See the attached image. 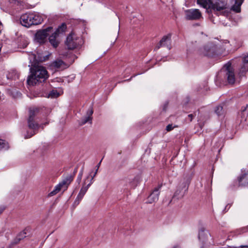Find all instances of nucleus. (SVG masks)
<instances>
[{"label": "nucleus", "mask_w": 248, "mask_h": 248, "mask_svg": "<svg viewBox=\"0 0 248 248\" xmlns=\"http://www.w3.org/2000/svg\"><path fill=\"white\" fill-rule=\"evenodd\" d=\"M31 74L28 76L27 82L30 86L44 82L48 77L47 71L45 67L40 65L30 68Z\"/></svg>", "instance_id": "1"}, {"label": "nucleus", "mask_w": 248, "mask_h": 248, "mask_svg": "<svg viewBox=\"0 0 248 248\" xmlns=\"http://www.w3.org/2000/svg\"><path fill=\"white\" fill-rule=\"evenodd\" d=\"M38 111V110L36 108L30 110L29 117L28 120V127L31 130V132L30 133L29 131L27 132V134L25 135V139L30 138L36 134L38 132L39 128L41 126L36 122L35 120V117Z\"/></svg>", "instance_id": "2"}, {"label": "nucleus", "mask_w": 248, "mask_h": 248, "mask_svg": "<svg viewBox=\"0 0 248 248\" xmlns=\"http://www.w3.org/2000/svg\"><path fill=\"white\" fill-rule=\"evenodd\" d=\"M65 43L68 49H79L83 44V40L75 33H71L67 37Z\"/></svg>", "instance_id": "3"}, {"label": "nucleus", "mask_w": 248, "mask_h": 248, "mask_svg": "<svg viewBox=\"0 0 248 248\" xmlns=\"http://www.w3.org/2000/svg\"><path fill=\"white\" fill-rule=\"evenodd\" d=\"M90 175L87 176L84 180L82 186L74 202L75 206H77L79 204L89 187L93 183V177H91V178H90Z\"/></svg>", "instance_id": "4"}, {"label": "nucleus", "mask_w": 248, "mask_h": 248, "mask_svg": "<svg viewBox=\"0 0 248 248\" xmlns=\"http://www.w3.org/2000/svg\"><path fill=\"white\" fill-rule=\"evenodd\" d=\"M200 53L205 56L213 57L217 55V46L212 43H209L200 48Z\"/></svg>", "instance_id": "5"}, {"label": "nucleus", "mask_w": 248, "mask_h": 248, "mask_svg": "<svg viewBox=\"0 0 248 248\" xmlns=\"http://www.w3.org/2000/svg\"><path fill=\"white\" fill-rule=\"evenodd\" d=\"M227 7L228 3L226 0H211L209 6V10L220 12L225 10Z\"/></svg>", "instance_id": "6"}, {"label": "nucleus", "mask_w": 248, "mask_h": 248, "mask_svg": "<svg viewBox=\"0 0 248 248\" xmlns=\"http://www.w3.org/2000/svg\"><path fill=\"white\" fill-rule=\"evenodd\" d=\"M66 29V26L63 23L61 26H59L56 31L49 37V41L51 45L55 48H56L60 43L57 39V37L59 34L63 33Z\"/></svg>", "instance_id": "7"}, {"label": "nucleus", "mask_w": 248, "mask_h": 248, "mask_svg": "<svg viewBox=\"0 0 248 248\" xmlns=\"http://www.w3.org/2000/svg\"><path fill=\"white\" fill-rule=\"evenodd\" d=\"M186 19L188 20H198L202 18L201 11L198 9H190L185 12Z\"/></svg>", "instance_id": "8"}, {"label": "nucleus", "mask_w": 248, "mask_h": 248, "mask_svg": "<svg viewBox=\"0 0 248 248\" xmlns=\"http://www.w3.org/2000/svg\"><path fill=\"white\" fill-rule=\"evenodd\" d=\"M52 30V27H48L37 31L35 35L36 40L39 43H44Z\"/></svg>", "instance_id": "9"}, {"label": "nucleus", "mask_w": 248, "mask_h": 248, "mask_svg": "<svg viewBox=\"0 0 248 248\" xmlns=\"http://www.w3.org/2000/svg\"><path fill=\"white\" fill-rule=\"evenodd\" d=\"M225 76L229 84H232L235 81L234 70L231 64H227L225 65Z\"/></svg>", "instance_id": "10"}, {"label": "nucleus", "mask_w": 248, "mask_h": 248, "mask_svg": "<svg viewBox=\"0 0 248 248\" xmlns=\"http://www.w3.org/2000/svg\"><path fill=\"white\" fill-rule=\"evenodd\" d=\"M162 46L167 47L169 49L171 48V34L164 36L155 46V49H158Z\"/></svg>", "instance_id": "11"}, {"label": "nucleus", "mask_w": 248, "mask_h": 248, "mask_svg": "<svg viewBox=\"0 0 248 248\" xmlns=\"http://www.w3.org/2000/svg\"><path fill=\"white\" fill-rule=\"evenodd\" d=\"M161 185L158 186L154 188L152 192L148 196L147 203L151 204L158 201L159 195L160 194L159 190L161 188Z\"/></svg>", "instance_id": "12"}, {"label": "nucleus", "mask_w": 248, "mask_h": 248, "mask_svg": "<svg viewBox=\"0 0 248 248\" xmlns=\"http://www.w3.org/2000/svg\"><path fill=\"white\" fill-rule=\"evenodd\" d=\"M238 181L240 186L246 187L248 186V170L242 171L238 177Z\"/></svg>", "instance_id": "13"}, {"label": "nucleus", "mask_w": 248, "mask_h": 248, "mask_svg": "<svg viewBox=\"0 0 248 248\" xmlns=\"http://www.w3.org/2000/svg\"><path fill=\"white\" fill-rule=\"evenodd\" d=\"M209 235L210 234L207 231L203 229L200 230L198 237L200 241L202 243V248H204V245L206 244Z\"/></svg>", "instance_id": "14"}, {"label": "nucleus", "mask_w": 248, "mask_h": 248, "mask_svg": "<svg viewBox=\"0 0 248 248\" xmlns=\"http://www.w3.org/2000/svg\"><path fill=\"white\" fill-rule=\"evenodd\" d=\"M31 231V229L29 227L26 228L23 231L19 232L13 241L12 243V245H16L18 244L20 240L26 237V235L28 232Z\"/></svg>", "instance_id": "15"}, {"label": "nucleus", "mask_w": 248, "mask_h": 248, "mask_svg": "<svg viewBox=\"0 0 248 248\" xmlns=\"http://www.w3.org/2000/svg\"><path fill=\"white\" fill-rule=\"evenodd\" d=\"M20 22L21 25L26 27H30L31 26V20L30 19V14L26 13L22 15L20 18Z\"/></svg>", "instance_id": "16"}, {"label": "nucleus", "mask_w": 248, "mask_h": 248, "mask_svg": "<svg viewBox=\"0 0 248 248\" xmlns=\"http://www.w3.org/2000/svg\"><path fill=\"white\" fill-rule=\"evenodd\" d=\"M248 71V54L245 55L242 58V63L239 69V74L243 76Z\"/></svg>", "instance_id": "17"}, {"label": "nucleus", "mask_w": 248, "mask_h": 248, "mask_svg": "<svg viewBox=\"0 0 248 248\" xmlns=\"http://www.w3.org/2000/svg\"><path fill=\"white\" fill-rule=\"evenodd\" d=\"M50 66L52 69L55 70L63 69L66 67V64L62 60L59 59L53 62Z\"/></svg>", "instance_id": "18"}, {"label": "nucleus", "mask_w": 248, "mask_h": 248, "mask_svg": "<svg viewBox=\"0 0 248 248\" xmlns=\"http://www.w3.org/2000/svg\"><path fill=\"white\" fill-rule=\"evenodd\" d=\"M30 19L32 25H36L41 24L43 21V19L42 17L38 14L35 13H30Z\"/></svg>", "instance_id": "19"}, {"label": "nucleus", "mask_w": 248, "mask_h": 248, "mask_svg": "<svg viewBox=\"0 0 248 248\" xmlns=\"http://www.w3.org/2000/svg\"><path fill=\"white\" fill-rule=\"evenodd\" d=\"M93 108H90L87 112V116L85 118H83L80 123L81 125H83L86 123L89 122L90 124L92 123V115L93 114Z\"/></svg>", "instance_id": "20"}, {"label": "nucleus", "mask_w": 248, "mask_h": 248, "mask_svg": "<svg viewBox=\"0 0 248 248\" xmlns=\"http://www.w3.org/2000/svg\"><path fill=\"white\" fill-rule=\"evenodd\" d=\"M74 176L72 174L67 175L62 181L59 183L60 185L62 186H65L66 188L68 186L70 185L71 182L73 180Z\"/></svg>", "instance_id": "21"}, {"label": "nucleus", "mask_w": 248, "mask_h": 248, "mask_svg": "<svg viewBox=\"0 0 248 248\" xmlns=\"http://www.w3.org/2000/svg\"><path fill=\"white\" fill-rule=\"evenodd\" d=\"M211 0H197V4L209 10V6Z\"/></svg>", "instance_id": "22"}, {"label": "nucleus", "mask_w": 248, "mask_h": 248, "mask_svg": "<svg viewBox=\"0 0 248 248\" xmlns=\"http://www.w3.org/2000/svg\"><path fill=\"white\" fill-rule=\"evenodd\" d=\"M62 188V186L60 185V183H59L55 186L54 189L48 194V196L51 197L57 194L60 191Z\"/></svg>", "instance_id": "23"}, {"label": "nucleus", "mask_w": 248, "mask_h": 248, "mask_svg": "<svg viewBox=\"0 0 248 248\" xmlns=\"http://www.w3.org/2000/svg\"><path fill=\"white\" fill-rule=\"evenodd\" d=\"M60 95V93L56 90H52L48 94H46V97L48 98H54L58 97Z\"/></svg>", "instance_id": "24"}, {"label": "nucleus", "mask_w": 248, "mask_h": 248, "mask_svg": "<svg viewBox=\"0 0 248 248\" xmlns=\"http://www.w3.org/2000/svg\"><path fill=\"white\" fill-rule=\"evenodd\" d=\"M216 113L220 116L223 114V107L221 106H218L216 107L215 110Z\"/></svg>", "instance_id": "25"}, {"label": "nucleus", "mask_w": 248, "mask_h": 248, "mask_svg": "<svg viewBox=\"0 0 248 248\" xmlns=\"http://www.w3.org/2000/svg\"><path fill=\"white\" fill-rule=\"evenodd\" d=\"M8 148L7 144L4 140L0 139V150L2 149L7 150Z\"/></svg>", "instance_id": "26"}, {"label": "nucleus", "mask_w": 248, "mask_h": 248, "mask_svg": "<svg viewBox=\"0 0 248 248\" xmlns=\"http://www.w3.org/2000/svg\"><path fill=\"white\" fill-rule=\"evenodd\" d=\"M83 171H84V167H83L81 168V170H80V171L78 174L77 179V182L78 184H80V183L81 181V179H82V175L83 174Z\"/></svg>", "instance_id": "27"}, {"label": "nucleus", "mask_w": 248, "mask_h": 248, "mask_svg": "<svg viewBox=\"0 0 248 248\" xmlns=\"http://www.w3.org/2000/svg\"><path fill=\"white\" fill-rule=\"evenodd\" d=\"M196 116V112L193 114H190L187 116V119H189V121L190 122L192 121L193 119Z\"/></svg>", "instance_id": "28"}, {"label": "nucleus", "mask_w": 248, "mask_h": 248, "mask_svg": "<svg viewBox=\"0 0 248 248\" xmlns=\"http://www.w3.org/2000/svg\"><path fill=\"white\" fill-rule=\"evenodd\" d=\"M173 127L172 124H170L166 126V129L167 131H170L173 129Z\"/></svg>", "instance_id": "29"}, {"label": "nucleus", "mask_w": 248, "mask_h": 248, "mask_svg": "<svg viewBox=\"0 0 248 248\" xmlns=\"http://www.w3.org/2000/svg\"><path fill=\"white\" fill-rule=\"evenodd\" d=\"M247 109V107H246L245 106H243L241 108V111L242 112V113H244Z\"/></svg>", "instance_id": "30"}, {"label": "nucleus", "mask_w": 248, "mask_h": 248, "mask_svg": "<svg viewBox=\"0 0 248 248\" xmlns=\"http://www.w3.org/2000/svg\"><path fill=\"white\" fill-rule=\"evenodd\" d=\"M78 171V167H76L74 170V171H73V176H74L75 174Z\"/></svg>", "instance_id": "31"}, {"label": "nucleus", "mask_w": 248, "mask_h": 248, "mask_svg": "<svg viewBox=\"0 0 248 248\" xmlns=\"http://www.w3.org/2000/svg\"><path fill=\"white\" fill-rule=\"evenodd\" d=\"M5 208L3 207H0V215L3 212V211L4 210Z\"/></svg>", "instance_id": "32"}, {"label": "nucleus", "mask_w": 248, "mask_h": 248, "mask_svg": "<svg viewBox=\"0 0 248 248\" xmlns=\"http://www.w3.org/2000/svg\"><path fill=\"white\" fill-rule=\"evenodd\" d=\"M97 171H98V169L97 168V169L95 171V172H94V174L93 176H91V177H93V178L94 177H95L96 174H97Z\"/></svg>", "instance_id": "33"}, {"label": "nucleus", "mask_w": 248, "mask_h": 248, "mask_svg": "<svg viewBox=\"0 0 248 248\" xmlns=\"http://www.w3.org/2000/svg\"><path fill=\"white\" fill-rule=\"evenodd\" d=\"M240 248H248V245H241L240 246Z\"/></svg>", "instance_id": "34"}, {"label": "nucleus", "mask_w": 248, "mask_h": 248, "mask_svg": "<svg viewBox=\"0 0 248 248\" xmlns=\"http://www.w3.org/2000/svg\"><path fill=\"white\" fill-rule=\"evenodd\" d=\"M101 161H102V160H101V161L99 162V163L97 165L96 167H97V169H98V168H99V166H100V164H101Z\"/></svg>", "instance_id": "35"}, {"label": "nucleus", "mask_w": 248, "mask_h": 248, "mask_svg": "<svg viewBox=\"0 0 248 248\" xmlns=\"http://www.w3.org/2000/svg\"><path fill=\"white\" fill-rule=\"evenodd\" d=\"M172 248H180L179 246H174Z\"/></svg>", "instance_id": "36"}, {"label": "nucleus", "mask_w": 248, "mask_h": 248, "mask_svg": "<svg viewBox=\"0 0 248 248\" xmlns=\"http://www.w3.org/2000/svg\"><path fill=\"white\" fill-rule=\"evenodd\" d=\"M16 2H17V3H18V1L15 0V3H16Z\"/></svg>", "instance_id": "37"}, {"label": "nucleus", "mask_w": 248, "mask_h": 248, "mask_svg": "<svg viewBox=\"0 0 248 248\" xmlns=\"http://www.w3.org/2000/svg\"><path fill=\"white\" fill-rule=\"evenodd\" d=\"M245 107H247V108H248V104H247Z\"/></svg>", "instance_id": "38"}, {"label": "nucleus", "mask_w": 248, "mask_h": 248, "mask_svg": "<svg viewBox=\"0 0 248 248\" xmlns=\"http://www.w3.org/2000/svg\"><path fill=\"white\" fill-rule=\"evenodd\" d=\"M202 126H203V125L200 124V127L202 128Z\"/></svg>", "instance_id": "39"}, {"label": "nucleus", "mask_w": 248, "mask_h": 248, "mask_svg": "<svg viewBox=\"0 0 248 248\" xmlns=\"http://www.w3.org/2000/svg\"><path fill=\"white\" fill-rule=\"evenodd\" d=\"M202 126H203V125L200 124V127L202 128Z\"/></svg>", "instance_id": "40"}]
</instances>
